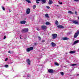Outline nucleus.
I'll return each mask as SVG.
<instances>
[{"label":"nucleus","mask_w":79,"mask_h":79,"mask_svg":"<svg viewBox=\"0 0 79 79\" xmlns=\"http://www.w3.org/2000/svg\"><path fill=\"white\" fill-rule=\"evenodd\" d=\"M36 3H37V4H38L40 3V2H42V3H46V0H36Z\"/></svg>","instance_id":"f257e3e1"},{"label":"nucleus","mask_w":79,"mask_h":79,"mask_svg":"<svg viewBox=\"0 0 79 79\" xmlns=\"http://www.w3.org/2000/svg\"><path fill=\"white\" fill-rule=\"evenodd\" d=\"M28 28H24L21 31L23 33H25L27 32L28 31Z\"/></svg>","instance_id":"f03ea898"},{"label":"nucleus","mask_w":79,"mask_h":79,"mask_svg":"<svg viewBox=\"0 0 79 79\" xmlns=\"http://www.w3.org/2000/svg\"><path fill=\"white\" fill-rule=\"evenodd\" d=\"M33 49V47H31L29 48H27L26 49L27 52H28L31 51H32Z\"/></svg>","instance_id":"7ed1b4c3"},{"label":"nucleus","mask_w":79,"mask_h":79,"mask_svg":"<svg viewBox=\"0 0 79 79\" xmlns=\"http://www.w3.org/2000/svg\"><path fill=\"white\" fill-rule=\"evenodd\" d=\"M47 27L45 25H42L41 26V28L43 30H46Z\"/></svg>","instance_id":"20e7f679"},{"label":"nucleus","mask_w":79,"mask_h":79,"mask_svg":"<svg viewBox=\"0 0 79 79\" xmlns=\"http://www.w3.org/2000/svg\"><path fill=\"white\" fill-rule=\"evenodd\" d=\"M48 73H54V71H53V69H50L48 70Z\"/></svg>","instance_id":"39448f33"},{"label":"nucleus","mask_w":79,"mask_h":79,"mask_svg":"<svg viewBox=\"0 0 79 79\" xmlns=\"http://www.w3.org/2000/svg\"><path fill=\"white\" fill-rule=\"evenodd\" d=\"M52 39H54L57 37V34H52Z\"/></svg>","instance_id":"423d86ee"},{"label":"nucleus","mask_w":79,"mask_h":79,"mask_svg":"<svg viewBox=\"0 0 79 79\" xmlns=\"http://www.w3.org/2000/svg\"><path fill=\"white\" fill-rule=\"evenodd\" d=\"M31 12V10H30V9L29 8H28L26 10V14L27 15H28Z\"/></svg>","instance_id":"0eeeda50"},{"label":"nucleus","mask_w":79,"mask_h":79,"mask_svg":"<svg viewBox=\"0 0 79 79\" xmlns=\"http://www.w3.org/2000/svg\"><path fill=\"white\" fill-rule=\"evenodd\" d=\"M79 34V32H78L77 33H76L75 34V35H74L73 36L74 38H76L77 36H78V35Z\"/></svg>","instance_id":"6e6552de"},{"label":"nucleus","mask_w":79,"mask_h":79,"mask_svg":"<svg viewBox=\"0 0 79 79\" xmlns=\"http://www.w3.org/2000/svg\"><path fill=\"white\" fill-rule=\"evenodd\" d=\"M26 21L23 20V21H21L19 22V23L22 25H24L26 23Z\"/></svg>","instance_id":"1a4fd4ad"},{"label":"nucleus","mask_w":79,"mask_h":79,"mask_svg":"<svg viewBox=\"0 0 79 79\" xmlns=\"http://www.w3.org/2000/svg\"><path fill=\"white\" fill-rule=\"evenodd\" d=\"M57 27H58V28H59L64 29V27H63V26L60 25L57 26Z\"/></svg>","instance_id":"9d476101"},{"label":"nucleus","mask_w":79,"mask_h":79,"mask_svg":"<svg viewBox=\"0 0 79 79\" xmlns=\"http://www.w3.org/2000/svg\"><path fill=\"white\" fill-rule=\"evenodd\" d=\"M26 62L28 64V65H30V63H31V61H30V60H29V59H27Z\"/></svg>","instance_id":"9b49d317"},{"label":"nucleus","mask_w":79,"mask_h":79,"mask_svg":"<svg viewBox=\"0 0 79 79\" xmlns=\"http://www.w3.org/2000/svg\"><path fill=\"white\" fill-rule=\"evenodd\" d=\"M51 44L52 45V47H55L56 45L55 43H54L53 42H52L51 43Z\"/></svg>","instance_id":"f8f14e48"},{"label":"nucleus","mask_w":79,"mask_h":79,"mask_svg":"<svg viewBox=\"0 0 79 79\" xmlns=\"http://www.w3.org/2000/svg\"><path fill=\"white\" fill-rule=\"evenodd\" d=\"M62 40H69V38H63Z\"/></svg>","instance_id":"ddd939ff"},{"label":"nucleus","mask_w":79,"mask_h":79,"mask_svg":"<svg viewBox=\"0 0 79 79\" xmlns=\"http://www.w3.org/2000/svg\"><path fill=\"white\" fill-rule=\"evenodd\" d=\"M53 2L52 0H49V2H48V4L49 5H51L53 3Z\"/></svg>","instance_id":"4468645a"},{"label":"nucleus","mask_w":79,"mask_h":79,"mask_svg":"<svg viewBox=\"0 0 79 79\" xmlns=\"http://www.w3.org/2000/svg\"><path fill=\"white\" fill-rule=\"evenodd\" d=\"M73 23L75 24H77V25L79 23L78 22L76 21V20L73 21Z\"/></svg>","instance_id":"2eb2a0df"},{"label":"nucleus","mask_w":79,"mask_h":79,"mask_svg":"<svg viewBox=\"0 0 79 79\" xmlns=\"http://www.w3.org/2000/svg\"><path fill=\"white\" fill-rule=\"evenodd\" d=\"M45 25H50V23L49 22H46L45 23Z\"/></svg>","instance_id":"dca6fc26"},{"label":"nucleus","mask_w":79,"mask_h":79,"mask_svg":"<svg viewBox=\"0 0 79 79\" xmlns=\"http://www.w3.org/2000/svg\"><path fill=\"white\" fill-rule=\"evenodd\" d=\"M79 42V40H77L76 41H75L74 42V43H73V44H76L77 43H78Z\"/></svg>","instance_id":"f3484780"},{"label":"nucleus","mask_w":79,"mask_h":79,"mask_svg":"<svg viewBox=\"0 0 79 79\" xmlns=\"http://www.w3.org/2000/svg\"><path fill=\"white\" fill-rule=\"evenodd\" d=\"M68 13L71 14H74V12H72L71 11H68Z\"/></svg>","instance_id":"a211bd4d"},{"label":"nucleus","mask_w":79,"mask_h":79,"mask_svg":"<svg viewBox=\"0 0 79 79\" xmlns=\"http://www.w3.org/2000/svg\"><path fill=\"white\" fill-rule=\"evenodd\" d=\"M69 53H71V54H74L75 53V52L73 51H71L69 52Z\"/></svg>","instance_id":"6ab92c4d"},{"label":"nucleus","mask_w":79,"mask_h":79,"mask_svg":"<svg viewBox=\"0 0 79 79\" xmlns=\"http://www.w3.org/2000/svg\"><path fill=\"white\" fill-rule=\"evenodd\" d=\"M26 2H28V3H31V1H30L29 0H26Z\"/></svg>","instance_id":"aec40b11"},{"label":"nucleus","mask_w":79,"mask_h":79,"mask_svg":"<svg viewBox=\"0 0 79 79\" xmlns=\"http://www.w3.org/2000/svg\"><path fill=\"white\" fill-rule=\"evenodd\" d=\"M55 24L56 25H58V21L56 20L55 21Z\"/></svg>","instance_id":"412c9836"},{"label":"nucleus","mask_w":79,"mask_h":79,"mask_svg":"<svg viewBox=\"0 0 79 79\" xmlns=\"http://www.w3.org/2000/svg\"><path fill=\"white\" fill-rule=\"evenodd\" d=\"M45 16L46 17L49 18V16L47 14H45Z\"/></svg>","instance_id":"4be33fe9"},{"label":"nucleus","mask_w":79,"mask_h":79,"mask_svg":"<svg viewBox=\"0 0 79 79\" xmlns=\"http://www.w3.org/2000/svg\"><path fill=\"white\" fill-rule=\"evenodd\" d=\"M75 65H76V64H71V66H74Z\"/></svg>","instance_id":"5701e85b"},{"label":"nucleus","mask_w":79,"mask_h":79,"mask_svg":"<svg viewBox=\"0 0 79 79\" xmlns=\"http://www.w3.org/2000/svg\"><path fill=\"white\" fill-rule=\"evenodd\" d=\"M54 64L58 66L59 65V64L57 62H55L54 63Z\"/></svg>","instance_id":"b1692460"},{"label":"nucleus","mask_w":79,"mask_h":79,"mask_svg":"<svg viewBox=\"0 0 79 79\" xmlns=\"http://www.w3.org/2000/svg\"><path fill=\"white\" fill-rule=\"evenodd\" d=\"M33 9H35V7H36V6L35 5L33 6Z\"/></svg>","instance_id":"393cba45"},{"label":"nucleus","mask_w":79,"mask_h":79,"mask_svg":"<svg viewBox=\"0 0 79 79\" xmlns=\"http://www.w3.org/2000/svg\"><path fill=\"white\" fill-rule=\"evenodd\" d=\"M1 7L2 8V10H3V11H5V8H4V7H3V6H2Z\"/></svg>","instance_id":"a878e982"},{"label":"nucleus","mask_w":79,"mask_h":79,"mask_svg":"<svg viewBox=\"0 0 79 79\" xmlns=\"http://www.w3.org/2000/svg\"><path fill=\"white\" fill-rule=\"evenodd\" d=\"M60 74H61V75H62V76H63L64 75V73L63 72H61Z\"/></svg>","instance_id":"bb28decb"},{"label":"nucleus","mask_w":79,"mask_h":79,"mask_svg":"<svg viewBox=\"0 0 79 79\" xmlns=\"http://www.w3.org/2000/svg\"><path fill=\"white\" fill-rule=\"evenodd\" d=\"M8 53H10V54H12V52H10V51H9L8 52Z\"/></svg>","instance_id":"cd10ccee"},{"label":"nucleus","mask_w":79,"mask_h":79,"mask_svg":"<svg viewBox=\"0 0 79 79\" xmlns=\"http://www.w3.org/2000/svg\"><path fill=\"white\" fill-rule=\"evenodd\" d=\"M46 7H47V8L48 9H50V7L49 6H46Z\"/></svg>","instance_id":"c85d7f7f"},{"label":"nucleus","mask_w":79,"mask_h":79,"mask_svg":"<svg viewBox=\"0 0 79 79\" xmlns=\"http://www.w3.org/2000/svg\"><path fill=\"white\" fill-rule=\"evenodd\" d=\"M61 5L63 4V3L62 2H58Z\"/></svg>","instance_id":"c756f323"},{"label":"nucleus","mask_w":79,"mask_h":79,"mask_svg":"<svg viewBox=\"0 0 79 79\" xmlns=\"http://www.w3.org/2000/svg\"><path fill=\"white\" fill-rule=\"evenodd\" d=\"M6 39V35H5L4 37H3V40H5Z\"/></svg>","instance_id":"7c9ffc66"},{"label":"nucleus","mask_w":79,"mask_h":79,"mask_svg":"<svg viewBox=\"0 0 79 79\" xmlns=\"http://www.w3.org/2000/svg\"><path fill=\"white\" fill-rule=\"evenodd\" d=\"M73 0L76 2H79V0Z\"/></svg>","instance_id":"2f4dec72"},{"label":"nucleus","mask_w":79,"mask_h":79,"mask_svg":"<svg viewBox=\"0 0 79 79\" xmlns=\"http://www.w3.org/2000/svg\"><path fill=\"white\" fill-rule=\"evenodd\" d=\"M38 38H39V40H40L41 39V38H40V36H38Z\"/></svg>","instance_id":"473e14b6"},{"label":"nucleus","mask_w":79,"mask_h":79,"mask_svg":"<svg viewBox=\"0 0 79 79\" xmlns=\"http://www.w3.org/2000/svg\"><path fill=\"white\" fill-rule=\"evenodd\" d=\"M7 60H8V59L7 58H6L5 59V61H7Z\"/></svg>","instance_id":"72a5a7b5"},{"label":"nucleus","mask_w":79,"mask_h":79,"mask_svg":"<svg viewBox=\"0 0 79 79\" xmlns=\"http://www.w3.org/2000/svg\"><path fill=\"white\" fill-rule=\"evenodd\" d=\"M54 6H57V7H58L59 6L58 5H55Z\"/></svg>","instance_id":"f704fd0d"},{"label":"nucleus","mask_w":79,"mask_h":79,"mask_svg":"<svg viewBox=\"0 0 79 79\" xmlns=\"http://www.w3.org/2000/svg\"><path fill=\"white\" fill-rule=\"evenodd\" d=\"M8 65H5L6 67H8Z\"/></svg>","instance_id":"c9c22d12"},{"label":"nucleus","mask_w":79,"mask_h":79,"mask_svg":"<svg viewBox=\"0 0 79 79\" xmlns=\"http://www.w3.org/2000/svg\"><path fill=\"white\" fill-rule=\"evenodd\" d=\"M45 42L44 40H42V42L44 43Z\"/></svg>","instance_id":"e433bc0d"},{"label":"nucleus","mask_w":79,"mask_h":79,"mask_svg":"<svg viewBox=\"0 0 79 79\" xmlns=\"http://www.w3.org/2000/svg\"><path fill=\"white\" fill-rule=\"evenodd\" d=\"M9 11L10 13L11 11V10H9Z\"/></svg>","instance_id":"4c0bfd02"},{"label":"nucleus","mask_w":79,"mask_h":79,"mask_svg":"<svg viewBox=\"0 0 79 79\" xmlns=\"http://www.w3.org/2000/svg\"><path fill=\"white\" fill-rule=\"evenodd\" d=\"M77 13V12H76V11L75 12V14H76Z\"/></svg>","instance_id":"58836bf2"},{"label":"nucleus","mask_w":79,"mask_h":79,"mask_svg":"<svg viewBox=\"0 0 79 79\" xmlns=\"http://www.w3.org/2000/svg\"><path fill=\"white\" fill-rule=\"evenodd\" d=\"M19 37H20V39H21V35H19Z\"/></svg>","instance_id":"ea45409f"},{"label":"nucleus","mask_w":79,"mask_h":79,"mask_svg":"<svg viewBox=\"0 0 79 79\" xmlns=\"http://www.w3.org/2000/svg\"><path fill=\"white\" fill-rule=\"evenodd\" d=\"M37 30H38V31H40V29H37Z\"/></svg>","instance_id":"a19ab883"},{"label":"nucleus","mask_w":79,"mask_h":79,"mask_svg":"<svg viewBox=\"0 0 79 79\" xmlns=\"http://www.w3.org/2000/svg\"><path fill=\"white\" fill-rule=\"evenodd\" d=\"M36 44H37V43H35V45H36Z\"/></svg>","instance_id":"79ce46f5"},{"label":"nucleus","mask_w":79,"mask_h":79,"mask_svg":"<svg viewBox=\"0 0 79 79\" xmlns=\"http://www.w3.org/2000/svg\"><path fill=\"white\" fill-rule=\"evenodd\" d=\"M79 76V74H77V76Z\"/></svg>","instance_id":"37998d69"},{"label":"nucleus","mask_w":79,"mask_h":79,"mask_svg":"<svg viewBox=\"0 0 79 79\" xmlns=\"http://www.w3.org/2000/svg\"><path fill=\"white\" fill-rule=\"evenodd\" d=\"M78 19L79 20V17H78Z\"/></svg>","instance_id":"c03bdc74"},{"label":"nucleus","mask_w":79,"mask_h":79,"mask_svg":"<svg viewBox=\"0 0 79 79\" xmlns=\"http://www.w3.org/2000/svg\"><path fill=\"white\" fill-rule=\"evenodd\" d=\"M78 51H79V49H78Z\"/></svg>","instance_id":"a18cd8bd"}]
</instances>
